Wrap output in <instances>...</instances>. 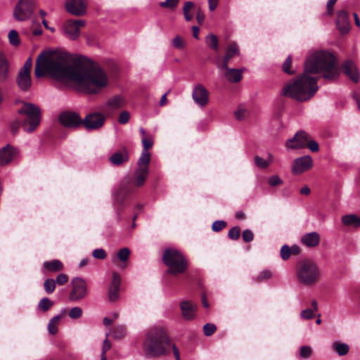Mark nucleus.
<instances>
[{
  "mask_svg": "<svg viewBox=\"0 0 360 360\" xmlns=\"http://www.w3.org/2000/svg\"><path fill=\"white\" fill-rule=\"evenodd\" d=\"M226 226V222L223 220L215 221L212 226V229L214 232H219Z\"/></svg>",
  "mask_w": 360,
  "mask_h": 360,
  "instance_id": "54",
  "label": "nucleus"
},
{
  "mask_svg": "<svg viewBox=\"0 0 360 360\" xmlns=\"http://www.w3.org/2000/svg\"><path fill=\"white\" fill-rule=\"evenodd\" d=\"M320 241V236L317 232L313 231L304 234L301 238L302 244L309 248L318 245Z\"/></svg>",
  "mask_w": 360,
  "mask_h": 360,
  "instance_id": "26",
  "label": "nucleus"
},
{
  "mask_svg": "<svg viewBox=\"0 0 360 360\" xmlns=\"http://www.w3.org/2000/svg\"><path fill=\"white\" fill-rule=\"evenodd\" d=\"M16 83L20 90L27 91L32 86L30 72L19 71L16 77Z\"/></svg>",
  "mask_w": 360,
  "mask_h": 360,
  "instance_id": "24",
  "label": "nucleus"
},
{
  "mask_svg": "<svg viewBox=\"0 0 360 360\" xmlns=\"http://www.w3.org/2000/svg\"><path fill=\"white\" fill-rule=\"evenodd\" d=\"M129 160L128 151L124 148L117 150L109 158V162L114 166H120Z\"/></svg>",
  "mask_w": 360,
  "mask_h": 360,
  "instance_id": "23",
  "label": "nucleus"
},
{
  "mask_svg": "<svg viewBox=\"0 0 360 360\" xmlns=\"http://www.w3.org/2000/svg\"><path fill=\"white\" fill-rule=\"evenodd\" d=\"M271 272L269 270L262 271L258 276V281H262L265 279H269L271 277Z\"/></svg>",
  "mask_w": 360,
  "mask_h": 360,
  "instance_id": "63",
  "label": "nucleus"
},
{
  "mask_svg": "<svg viewBox=\"0 0 360 360\" xmlns=\"http://www.w3.org/2000/svg\"><path fill=\"white\" fill-rule=\"evenodd\" d=\"M8 77V63L4 55L0 52V82H5Z\"/></svg>",
  "mask_w": 360,
  "mask_h": 360,
  "instance_id": "29",
  "label": "nucleus"
},
{
  "mask_svg": "<svg viewBox=\"0 0 360 360\" xmlns=\"http://www.w3.org/2000/svg\"><path fill=\"white\" fill-rule=\"evenodd\" d=\"M315 312L316 311L314 310H312L311 309H306L301 311L300 317L302 319H305V320L311 319L314 317Z\"/></svg>",
  "mask_w": 360,
  "mask_h": 360,
  "instance_id": "49",
  "label": "nucleus"
},
{
  "mask_svg": "<svg viewBox=\"0 0 360 360\" xmlns=\"http://www.w3.org/2000/svg\"><path fill=\"white\" fill-rule=\"evenodd\" d=\"M179 0H165L159 4V6L162 8H167L169 9H174L179 4Z\"/></svg>",
  "mask_w": 360,
  "mask_h": 360,
  "instance_id": "44",
  "label": "nucleus"
},
{
  "mask_svg": "<svg viewBox=\"0 0 360 360\" xmlns=\"http://www.w3.org/2000/svg\"><path fill=\"white\" fill-rule=\"evenodd\" d=\"M307 147L312 152H318L319 150V143L316 141L309 139V136L307 138Z\"/></svg>",
  "mask_w": 360,
  "mask_h": 360,
  "instance_id": "56",
  "label": "nucleus"
},
{
  "mask_svg": "<svg viewBox=\"0 0 360 360\" xmlns=\"http://www.w3.org/2000/svg\"><path fill=\"white\" fill-rule=\"evenodd\" d=\"M109 333H106L105 338L103 340L102 346V352L101 356V360H107L105 354L111 348V343L108 341Z\"/></svg>",
  "mask_w": 360,
  "mask_h": 360,
  "instance_id": "40",
  "label": "nucleus"
},
{
  "mask_svg": "<svg viewBox=\"0 0 360 360\" xmlns=\"http://www.w3.org/2000/svg\"><path fill=\"white\" fill-rule=\"evenodd\" d=\"M72 290L69 300L72 302L79 301L87 295V286L85 280L81 277H75L71 281Z\"/></svg>",
  "mask_w": 360,
  "mask_h": 360,
  "instance_id": "9",
  "label": "nucleus"
},
{
  "mask_svg": "<svg viewBox=\"0 0 360 360\" xmlns=\"http://www.w3.org/2000/svg\"><path fill=\"white\" fill-rule=\"evenodd\" d=\"M120 276L118 274H112V281L108 291V299L110 302L117 300L119 297V288L120 284Z\"/></svg>",
  "mask_w": 360,
  "mask_h": 360,
  "instance_id": "21",
  "label": "nucleus"
},
{
  "mask_svg": "<svg viewBox=\"0 0 360 360\" xmlns=\"http://www.w3.org/2000/svg\"><path fill=\"white\" fill-rule=\"evenodd\" d=\"M127 103L126 98L122 95H115L109 98L104 103V108L108 112H113L122 108Z\"/></svg>",
  "mask_w": 360,
  "mask_h": 360,
  "instance_id": "17",
  "label": "nucleus"
},
{
  "mask_svg": "<svg viewBox=\"0 0 360 360\" xmlns=\"http://www.w3.org/2000/svg\"><path fill=\"white\" fill-rule=\"evenodd\" d=\"M164 264L168 267V274L179 275L184 273L188 263L184 255L174 248H167L162 256Z\"/></svg>",
  "mask_w": 360,
  "mask_h": 360,
  "instance_id": "4",
  "label": "nucleus"
},
{
  "mask_svg": "<svg viewBox=\"0 0 360 360\" xmlns=\"http://www.w3.org/2000/svg\"><path fill=\"white\" fill-rule=\"evenodd\" d=\"M141 143L143 147V150L148 151V149L150 148L153 145V139L150 136L143 137L141 139Z\"/></svg>",
  "mask_w": 360,
  "mask_h": 360,
  "instance_id": "51",
  "label": "nucleus"
},
{
  "mask_svg": "<svg viewBox=\"0 0 360 360\" xmlns=\"http://www.w3.org/2000/svg\"><path fill=\"white\" fill-rule=\"evenodd\" d=\"M43 266L50 272H57L63 269V264L58 259L46 261L44 262Z\"/></svg>",
  "mask_w": 360,
  "mask_h": 360,
  "instance_id": "31",
  "label": "nucleus"
},
{
  "mask_svg": "<svg viewBox=\"0 0 360 360\" xmlns=\"http://www.w3.org/2000/svg\"><path fill=\"white\" fill-rule=\"evenodd\" d=\"M20 127H22V122L20 120H15L13 122H11L10 124V130L12 134H17Z\"/></svg>",
  "mask_w": 360,
  "mask_h": 360,
  "instance_id": "47",
  "label": "nucleus"
},
{
  "mask_svg": "<svg viewBox=\"0 0 360 360\" xmlns=\"http://www.w3.org/2000/svg\"><path fill=\"white\" fill-rule=\"evenodd\" d=\"M82 314V309L79 307H72L69 311V316L72 319H78Z\"/></svg>",
  "mask_w": 360,
  "mask_h": 360,
  "instance_id": "48",
  "label": "nucleus"
},
{
  "mask_svg": "<svg viewBox=\"0 0 360 360\" xmlns=\"http://www.w3.org/2000/svg\"><path fill=\"white\" fill-rule=\"evenodd\" d=\"M92 256L96 259H104L107 257V254L104 249L97 248L92 252Z\"/></svg>",
  "mask_w": 360,
  "mask_h": 360,
  "instance_id": "50",
  "label": "nucleus"
},
{
  "mask_svg": "<svg viewBox=\"0 0 360 360\" xmlns=\"http://www.w3.org/2000/svg\"><path fill=\"white\" fill-rule=\"evenodd\" d=\"M34 9V0H20L13 11L14 18L19 21L26 20L31 17Z\"/></svg>",
  "mask_w": 360,
  "mask_h": 360,
  "instance_id": "8",
  "label": "nucleus"
},
{
  "mask_svg": "<svg viewBox=\"0 0 360 360\" xmlns=\"http://www.w3.org/2000/svg\"><path fill=\"white\" fill-rule=\"evenodd\" d=\"M59 122L65 127L76 128L82 124V119L77 112L65 111L60 114Z\"/></svg>",
  "mask_w": 360,
  "mask_h": 360,
  "instance_id": "11",
  "label": "nucleus"
},
{
  "mask_svg": "<svg viewBox=\"0 0 360 360\" xmlns=\"http://www.w3.org/2000/svg\"><path fill=\"white\" fill-rule=\"evenodd\" d=\"M197 304L189 300H184L180 302V309L182 317L184 320L191 321L195 319Z\"/></svg>",
  "mask_w": 360,
  "mask_h": 360,
  "instance_id": "16",
  "label": "nucleus"
},
{
  "mask_svg": "<svg viewBox=\"0 0 360 360\" xmlns=\"http://www.w3.org/2000/svg\"><path fill=\"white\" fill-rule=\"evenodd\" d=\"M332 348L340 356L346 355L349 350V345L346 343H342L340 342H334L332 345Z\"/></svg>",
  "mask_w": 360,
  "mask_h": 360,
  "instance_id": "34",
  "label": "nucleus"
},
{
  "mask_svg": "<svg viewBox=\"0 0 360 360\" xmlns=\"http://www.w3.org/2000/svg\"><path fill=\"white\" fill-rule=\"evenodd\" d=\"M34 75L49 76L60 82H73L80 91L89 95L100 94L109 84L108 76L101 67L85 64L82 56L60 50L42 51L36 60Z\"/></svg>",
  "mask_w": 360,
  "mask_h": 360,
  "instance_id": "1",
  "label": "nucleus"
},
{
  "mask_svg": "<svg viewBox=\"0 0 360 360\" xmlns=\"http://www.w3.org/2000/svg\"><path fill=\"white\" fill-rule=\"evenodd\" d=\"M224 70V75L227 80L230 82L236 83L242 79V71L238 69L229 68L228 66L226 68H220Z\"/></svg>",
  "mask_w": 360,
  "mask_h": 360,
  "instance_id": "27",
  "label": "nucleus"
},
{
  "mask_svg": "<svg viewBox=\"0 0 360 360\" xmlns=\"http://www.w3.org/2000/svg\"><path fill=\"white\" fill-rule=\"evenodd\" d=\"M106 120L105 116L100 112L94 111L88 113L82 120V124L90 131L101 129Z\"/></svg>",
  "mask_w": 360,
  "mask_h": 360,
  "instance_id": "7",
  "label": "nucleus"
},
{
  "mask_svg": "<svg viewBox=\"0 0 360 360\" xmlns=\"http://www.w3.org/2000/svg\"><path fill=\"white\" fill-rule=\"evenodd\" d=\"M312 165L311 157L310 155H304L293 160L291 172L294 175H300L311 169Z\"/></svg>",
  "mask_w": 360,
  "mask_h": 360,
  "instance_id": "10",
  "label": "nucleus"
},
{
  "mask_svg": "<svg viewBox=\"0 0 360 360\" xmlns=\"http://www.w3.org/2000/svg\"><path fill=\"white\" fill-rule=\"evenodd\" d=\"M312 354V348L309 345H303L300 349L299 356L301 359H309Z\"/></svg>",
  "mask_w": 360,
  "mask_h": 360,
  "instance_id": "41",
  "label": "nucleus"
},
{
  "mask_svg": "<svg viewBox=\"0 0 360 360\" xmlns=\"http://www.w3.org/2000/svg\"><path fill=\"white\" fill-rule=\"evenodd\" d=\"M53 305V302L49 298L44 297L38 303L37 308L39 311L45 312L51 309Z\"/></svg>",
  "mask_w": 360,
  "mask_h": 360,
  "instance_id": "36",
  "label": "nucleus"
},
{
  "mask_svg": "<svg viewBox=\"0 0 360 360\" xmlns=\"http://www.w3.org/2000/svg\"><path fill=\"white\" fill-rule=\"evenodd\" d=\"M169 341L165 328L162 326L151 327L146 334L143 351L148 356L165 354Z\"/></svg>",
  "mask_w": 360,
  "mask_h": 360,
  "instance_id": "3",
  "label": "nucleus"
},
{
  "mask_svg": "<svg viewBox=\"0 0 360 360\" xmlns=\"http://www.w3.org/2000/svg\"><path fill=\"white\" fill-rule=\"evenodd\" d=\"M242 237L245 242L249 243L253 240L254 235L251 230L245 229L243 231Z\"/></svg>",
  "mask_w": 360,
  "mask_h": 360,
  "instance_id": "59",
  "label": "nucleus"
},
{
  "mask_svg": "<svg viewBox=\"0 0 360 360\" xmlns=\"http://www.w3.org/2000/svg\"><path fill=\"white\" fill-rule=\"evenodd\" d=\"M32 67V59L31 57H30L26 60L23 66L20 69L19 71L30 72Z\"/></svg>",
  "mask_w": 360,
  "mask_h": 360,
  "instance_id": "60",
  "label": "nucleus"
},
{
  "mask_svg": "<svg viewBox=\"0 0 360 360\" xmlns=\"http://www.w3.org/2000/svg\"><path fill=\"white\" fill-rule=\"evenodd\" d=\"M130 118V114L127 111H122L118 117V122L121 124H127Z\"/></svg>",
  "mask_w": 360,
  "mask_h": 360,
  "instance_id": "55",
  "label": "nucleus"
},
{
  "mask_svg": "<svg viewBox=\"0 0 360 360\" xmlns=\"http://www.w3.org/2000/svg\"><path fill=\"white\" fill-rule=\"evenodd\" d=\"M132 192L131 186L128 184H121L114 192L115 203L121 205L125 198Z\"/></svg>",
  "mask_w": 360,
  "mask_h": 360,
  "instance_id": "18",
  "label": "nucleus"
},
{
  "mask_svg": "<svg viewBox=\"0 0 360 360\" xmlns=\"http://www.w3.org/2000/svg\"><path fill=\"white\" fill-rule=\"evenodd\" d=\"M291 255V249L287 245H284L281 249V257L283 260L288 259Z\"/></svg>",
  "mask_w": 360,
  "mask_h": 360,
  "instance_id": "53",
  "label": "nucleus"
},
{
  "mask_svg": "<svg viewBox=\"0 0 360 360\" xmlns=\"http://www.w3.org/2000/svg\"><path fill=\"white\" fill-rule=\"evenodd\" d=\"M172 45L177 49H181L184 48V42L181 37L177 35L172 40Z\"/></svg>",
  "mask_w": 360,
  "mask_h": 360,
  "instance_id": "62",
  "label": "nucleus"
},
{
  "mask_svg": "<svg viewBox=\"0 0 360 360\" xmlns=\"http://www.w3.org/2000/svg\"><path fill=\"white\" fill-rule=\"evenodd\" d=\"M68 281V276L65 274H60L57 276L55 283L58 285H63Z\"/></svg>",
  "mask_w": 360,
  "mask_h": 360,
  "instance_id": "61",
  "label": "nucleus"
},
{
  "mask_svg": "<svg viewBox=\"0 0 360 360\" xmlns=\"http://www.w3.org/2000/svg\"><path fill=\"white\" fill-rule=\"evenodd\" d=\"M150 161V153L146 150H143L141 155L138 160V167L143 169H148V164Z\"/></svg>",
  "mask_w": 360,
  "mask_h": 360,
  "instance_id": "32",
  "label": "nucleus"
},
{
  "mask_svg": "<svg viewBox=\"0 0 360 360\" xmlns=\"http://www.w3.org/2000/svg\"><path fill=\"white\" fill-rule=\"evenodd\" d=\"M308 134L304 131H297L285 143L288 149H301L307 147Z\"/></svg>",
  "mask_w": 360,
  "mask_h": 360,
  "instance_id": "14",
  "label": "nucleus"
},
{
  "mask_svg": "<svg viewBox=\"0 0 360 360\" xmlns=\"http://www.w3.org/2000/svg\"><path fill=\"white\" fill-rule=\"evenodd\" d=\"M44 288L46 293H52L56 288L55 281L52 278H47L44 282Z\"/></svg>",
  "mask_w": 360,
  "mask_h": 360,
  "instance_id": "43",
  "label": "nucleus"
},
{
  "mask_svg": "<svg viewBox=\"0 0 360 360\" xmlns=\"http://www.w3.org/2000/svg\"><path fill=\"white\" fill-rule=\"evenodd\" d=\"M239 54V49L236 43H231L227 48L223 62L219 65V68H226L229 60L235 56Z\"/></svg>",
  "mask_w": 360,
  "mask_h": 360,
  "instance_id": "25",
  "label": "nucleus"
},
{
  "mask_svg": "<svg viewBox=\"0 0 360 360\" xmlns=\"http://www.w3.org/2000/svg\"><path fill=\"white\" fill-rule=\"evenodd\" d=\"M205 42L209 48L214 51L218 50V39L215 34L210 33L205 37Z\"/></svg>",
  "mask_w": 360,
  "mask_h": 360,
  "instance_id": "35",
  "label": "nucleus"
},
{
  "mask_svg": "<svg viewBox=\"0 0 360 360\" xmlns=\"http://www.w3.org/2000/svg\"><path fill=\"white\" fill-rule=\"evenodd\" d=\"M336 23L337 27L341 33H347L350 30L348 13L345 10L339 11L337 14Z\"/></svg>",
  "mask_w": 360,
  "mask_h": 360,
  "instance_id": "19",
  "label": "nucleus"
},
{
  "mask_svg": "<svg viewBox=\"0 0 360 360\" xmlns=\"http://www.w3.org/2000/svg\"><path fill=\"white\" fill-rule=\"evenodd\" d=\"M84 25L85 21L83 20H67L64 25V32L69 39L75 40L80 34L79 27Z\"/></svg>",
  "mask_w": 360,
  "mask_h": 360,
  "instance_id": "12",
  "label": "nucleus"
},
{
  "mask_svg": "<svg viewBox=\"0 0 360 360\" xmlns=\"http://www.w3.org/2000/svg\"><path fill=\"white\" fill-rule=\"evenodd\" d=\"M194 8V4L191 1H186L183 8V12L185 20L186 21H191L193 18V15L189 12Z\"/></svg>",
  "mask_w": 360,
  "mask_h": 360,
  "instance_id": "39",
  "label": "nucleus"
},
{
  "mask_svg": "<svg viewBox=\"0 0 360 360\" xmlns=\"http://www.w3.org/2000/svg\"><path fill=\"white\" fill-rule=\"evenodd\" d=\"M16 150L10 145L0 149V165H6L11 162L16 155Z\"/></svg>",
  "mask_w": 360,
  "mask_h": 360,
  "instance_id": "20",
  "label": "nucleus"
},
{
  "mask_svg": "<svg viewBox=\"0 0 360 360\" xmlns=\"http://www.w3.org/2000/svg\"><path fill=\"white\" fill-rule=\"evenodd\" d=\"M65 8L70 14L81 16L86 13V2L85 0H68Z\"/></svg>",
  "mask_w": 360,
  "mask_h": 360,
  "instance_id": "15",
  "label": "nucleus"
},
{
  "mask_svg": "<svg viewBox=\"0 0 360 360\" xmlns=\"http://www.w3.org/2000/svg\"><path fill=\"white\" fill-rule=\"evenodd\" d=\"M216 330L217 327L213 323H207L203 326V332L206 336L212 335Z\"/></svg>",
  "mask_w": 360,
  "mask_h": 360,
  "instance_id": "45",
  "label": "nucleus"
},
{
  "mask_svg": "<svg viewBox=\"0 0 360 360\" xmlns=\"http://www.w3.org/2000/svg\"><path fill=\"white\" fill-rule=\"evenodd\" d=\"M343 72L354 82H358L359 74L356 65L351 60H347L342 65Z\"/></svg>",
  "mask_w": 360,
  "mask_h": 360,
  "instance_id": "22",
  "label": "nucleus"
},
{
  "mask_svg": "<svg viewBox=\"0 0 360 360\" xmlns=\"http://www.w3.org/2000/svg\"><path fill=\"white\" fill-rule=\"evenodd\" d=\"M240 228L238 226H234L229 230L228 236L232 240H237L240 237Z\"/></svg>",
  "mask_w": 360,
  "mask_h": 360,
  "instance_id": "52",
  "label": "nucleus"
},
{
  "mask_svg": "<svg viewBox=\"0 0 360 360\" xmlns=\"http://www.w3.org/2000/svg\"><path fill=\"white\" fill-rule=\"evenodd\" d=\"M126 334V329L123 326H119L115 328L112 336L115 339H120Z\"/></svg>",
  "mask_w": 360,
  "mask_h": 360,
  "instance_id": "46",
  "label": "nucleus"
},
{
  "mask_svg": "<svg viewBox=\"0 0 360 360\" xmlns=\"http://www.w3.org/2000/svg\"><path fill=\"white\" fill-rule=\"evenodd\" d=\"M342 222L347 226L358 228L360 226V217L356 214H346L342 216Z\"/></svg>",
  "mask_w": 360,
  "mask_h": 360,
  "instance_id": "30",
  "label": "nucleus"
},
{
  "mask_svg": "<svg viewBox=\"0 0 360 360\" xmlns=\"http://www.w3.org/2000/svg\"><path fill=\"white\" fill-rule=\"evenodd\" d=\"M321 72L326 80L336 79L339 70L335 56L326 51H317L309 56L304 63V72L294 80L285 84L282 94L296 101L304 102L312 98L319 89L317 78L310 74Z\"/></svg>",
  "mask_w": 360,
  "mask_h": 360,
  "instance_id": "2",
  "label": "nucleus"
},
{
  "mask_svg": "<svg viewBox=\"0 0 360 360\" xmlns=\"http://www.w3.org/2000/svg\"><path fill=\"white\" fill-rule=\"evenodd\" d=\"M9 43L14 46H18L20 44L18 33L15 30H11L8 34Z\"/></svg>",
  "mask_w": 360,
  "mask_h": 360,
  "instance_id": "38",
  "label": "nucleus"
},
{
  "mask_svg": "<svg viewBox=\"0 0 360 360\" xmlns=\"http://www.w3.org/2000/svg\"><path fill=\"white\" fill-rule=\"evenodd\" d=\"M268 183L271 186H276L282 184L283 181L278 175H273L269 178Z\"/></svg>",
  "mask_w": 360,
  "mask_h": 360,
  "instance_id": "57",
  "label": "nucleus"
},
{
  "mask_svg": "<svg viewBox=\"0 0 360 360\" xmlns=\"http://www.w3.org/2000/svg\"><path fill=\"white\" fill-rule=\"evenodd\" d=\"M196 19L198 22L201 24L204 21L205 19V15L202 13V11L200 10V8H198L196 13Z\"/></svg>",
  "mask_w": 360,
  "mask_h": 360,
  "instance_id": "64",
  "label": "nucleus"
},
{
  "mask_svg": "<svg viewBox=\"0 0 360 360\" xmlns=\"http://www.w3.org/2000/svg\"><path fill=\"white\" fill-rule=\"evenodd\" d=\"M60 319H61V316L57 315V316H53L49 321V324H48V330H49V333H51L52 335H55L57 333V331H58L57 324L59 322Z\"/></svg>",
  "mask_w": 360,
  "mask_h": 360,
  "instance_id": "37",
  "label": "nucleus"
},
{
  "mask_svg": "<svg viewBox=\"0 0 360 360\" xmlns=\"http://www.w3.org/2000/svg\"><path fill=\"white\" fill-rule=\"evenodd\" d=\"M296 276L299 282L304 285H312L320 278V271L311 261H304L296 267Z\"/></svg>",
  "mask_w": 360,
  "mask_h": 360,
  "instance_id": "6",
  "label": "nucleus"
},
{
  "mask_svg": "<svg viewBox=\"0 0 360 360\" xmlns=\"http://www.w3.org/2000/svg\"><path fill=\"white\" fill-rule=\"evenodd\" d=\"M273 160H274V156L271 153L268 154V158L266 160H264L262 158H260L259 156H257V155L255 157V165L258 167L262 168V169H265V168L268 167L270 165V164L273 162Z\"/></svg>",
  "mask_w": 360,
  "mask_h": 360,
  "instance_id": "33",
  "label": "nucleus"
},
{
  "mask_svg": "<svg viewBox=\"0 0 360 360\" xmlns=\"http://www.w3.org/2000/svg\"><path fill=\"white\" fill-rule=\"evenodd\" d=\"M130 255V250L127 248L120 249L117 253V257L122 262H125L128 260Z\"/></svg>",
  "mask_w": 360,
  "mask_h": 360,
  "instance_id": "42",
  "label": "nucleus"
},
{
  "mask_svg": "<svg viewBox=\"0 0 360 360\" xmlns=\"http://www.w3.org/2000/svg\"><path fill=\"white\" fill-rule=\"evenodd\" d=\"M192 98L196 105L203 108L209 103V91L202 84H197L193 88Z\"/></svg>",
  "mask_w": 360,
  "mask_h": 360,
  "instance_id": "13",
  "label": "nucleus"
},
{
  "mask_svg": "<svg viewBox=\"0 0 360 360\" xmlns=\"http://www.w3.org/2000/svg\"><path fill=\"white\" fill-rule=\"evenodd\" d=\"M149 170L137 168L134 174L133 184L136 187H141L144 185L146 179L148 176Z\"/></svg>",
  "mask_w": 360,
  "mask_h": 360,
  "instance_id": "28",
  "label": "nucleus"
},
{
  "mask_svg": "<svg viewBox=\"0 0 360 360\" xmlns=\"http://www.w3.org/2000/svg\"><path fill=\"white\" fill-rule=\"evenodd\" d=\"M291 63H292V58H291L290 56H288L287 57V58L285 59L284 63L283 64V67H282L283 68V70L285 72H286V73H288L289 75H291V74H292L294 72L293 71H291L290 70V67L291 65Z\"/></svg>",
  "mask_w": 360,
  "mask_h": 360,
  "instance_id": "58",
  "label": "nucleus"
},
{
  "mask_svg": "<svg viewBox=\"0 0 360 360\" xmlns=\"http://www.w3.org/2000/svg\"><path fill=\"white\" fill-rule=\"evenodd\" d=\"M18 112L20 115L25 116V118L20 120L23 131L29 134L32 133L41 122L39 108L33 103H25Z\"/></svg>",
  "mask_w": 360,
  "mask_h": 360,
  "instance_id": "5",
  "label": "nucleus"
}]
</instances>
